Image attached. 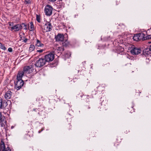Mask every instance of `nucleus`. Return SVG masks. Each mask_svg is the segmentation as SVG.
I'll return each mask as SVG.
<instances>
[{
	"label": "nucleus",
	"instance_id": "1",
	"mask_svg": "<svg viewBox=\"0 0 151 151\" xmlns=\"http://www.w3.org/2000/svg\"><path fill=\"white\" fill-rule=\"evenodd\" d=\"M52 28L51 23L49 22H46L45 24L44 25L42 29L43 32H46L50 31Z\"/></svg>",
	"mask_w": 151,
	"mask_h": 151
},
{
	"label": "nucleus",
	"instance_id": "2",
	"mask_svg": "<svg viewBox=\"0 0 151 151\" xmlns=\"http://www.w3.org/2000/svg\"><path fill=\"white\" fill-rule=\"evenodd\" d=\"M53 9V8L51 6L47 5L45 6L44 9L45 14L47 16H50L52 14Z\"/></svg>",
	"mask_w": 151,
	"mask_h": 151
},
{
	"label": "nucleus",
	"instance_id": "3",
	"mask_svg": "<svg viewBox=\"0 0 151 151\" xmlns=\"http://www.w3.org/2000/svg\"><path fill=\"white\" fill-rule=\"evenodd\" d=\"M46 62L44 58H40L36 61L35 65L37 67H41L44 65Z\"/></svg>",
	"mask_w": 151,
	"mask_h": 151
},
{
	"label": "nucleus",
	"instance_id": "4",
	"mask_svg": "<svg viewBox=\"0 0 151 151\" xmlns=\"http://www.w3.org/2000/svg\"><path fill=\"white\" fill-rule=\"evenodd\" d=\"M0 151H12V150L8 147H6L4 142L1 140L0 142Z\"/></svg>",
	"mask_w": 151,
	"mask_h": 151
},
{
	"label": "nucleus",
	"instance_id": "5",
	"mask_svg": "<svg viewBox=\"0 0 151 151\" xmlns=\"http://www.w3.org/2000/svg\"><path fill=\"white\" fill-rule=\"evenodd\" d=\"M54 57L55 56L53 54L50 53L45 55L44 59L46 62H51L53 60Z\"/></svg>",
	"mask_w": 151,
	"mask_h": 151
},
{
	"label": "nucleus",
	"instance_id": "6",
	"mask_svg": "<svg viewBox=\"0 0 151 151\" xmlns=\"http://www.w3.org/2000/svg\"><path fill=\"white\" fill-rule=\"evenodd\" d=\"M16 83L15 88L17 90H19L24 84V81L22 80H17Z\"/></svg>",
	"mask_w": 151,
	"mask_h": 151
},
{
	"label": "nucleus",
	"instance_id": "7",
	"mask_svg": "<svg viewBox=\"0 0 151 151\" xmlns=\"http://www.w3.org/2000/svg\"><path fill=\"white\" fill-rule=\"evenodd\" d=\"M151 54V50L150 47L149 48L147 47L143 50L142 54L143 55L147 57L150 55Z\"/></svg>",
	"mask_w": 151,
	"mask_h": 151
},
{
	"label": "nucleus",
	"instance_id": "8",
	"mask_svg": "<svg viewBox=\"0 0 151 151\" xmlns=\"http://www.w3.org/2000/svg\"><path fill=\"white\" fill-rule=\"evenodd\" d=\"M10 29L12 31L14 30V32L18 31L21 30L20 24H17L14 26L10 27Z\"/></svg>",
	"mask_w": 151,
	"mask_h": 151
},
{
	"label": "nucleus",
	"instance_id": "9",
	"mask_svg": "<svg viewBox=\"0 0 151 151\" xmlns=\"http://www.w3.org/2000/svg\"><path fill=\"white\" fill-rule=\"evenodd\" d=\"M7 102L0 98V108L4 109L7 106Z\"/></svg>",
	"mask_w": 151,
	"mask_h": 151
},
{
	"label": "nucleus",
	"instance_id": "10",
	"mask_svg": "<svg viewBox=\"0 0 151 151\" xmlns=\"http://www.w3.org/2000/svg\"><path fill=\"white\" fill-rule=\"evenodd\" d=\"M141 50L139 48L134 47L131 50L132 53L133 55H138L141 52Z\"/></svg>",
	"mask_w": 151,
	"mask_h": 151
},
{
	"label": "nucleus",
	"instance_id": "11",
	"mask_svg": "<svg viewBox=\"0 0 151 151\" xmlns=\"http://www.w3.org/2000/svg\"><path fill=\"white\" fill-rule=\"evenodd\" d=\"M55 38L56 41H60L62 42L64 40V36L63 34L59 33L57 35L55 36Z\"/></svg>",
	"mask_w": 151,
	"mask_h": 151
},
{
	"label": "nucleus",
	"instance_id": "12",
	"mask_svg": "<svg viewBox=\"0 0 151 151\" xmlns=\"http://www.w3.org/2000/svg\"><path fill=\"white\" fill-rule=\"evenodd\" d=\"M12 92L10 91H8L6 92L4 95V98L6 99H10L12 95Z\"/></svg>",
	"mask_w": 151,
	"mask_h": 151
},
{
	"label": "nucleus",
	"instance_id": "13",
	"mask_svg": "<svg viewBox=\"0 0 151 151\" xmlns=\"http://www.w3.org/2000/svg\"><path fill=\"white\" fill-rule=\"evenodd\" d=\"M138 36H139V40H147V37L145 36V34L143 33H141L138 34Z\"/></svg>",
	"mask_w": 151,
	"mask_h": 151
},
{
	"label": "nucleus",
	"instance_id": "14",
	"mask_svg": "<svg viewBox=\"0 0 151 151\" xmlns=\"http://www.w3.org/2000/svg\"><path fill=\"white\" fill-rule=\"evenodd\" d=\"M35 64H33L32 65L29 66V73H31L32 72H34L35 73L36 72V70L35 69Z\"/></svg>",
	"mask_w": 151,
	"mask_h": 151
},
{
	"label": "nucleus",
	"instance_id": "15",
	"mask_svg": "<svg viewBox=\"0 0 151 151\" xmlns=\"http://www.w3.org/2000/svg\"><path fill=\"white\" fill-rule=\"evenodd\" d=\"M22 71L25 75L29 74V66H24L23 68V70Z\"/></svg>",
	"mask_w": 151,
	"mask_h": 151
},
{
	"label": "nucleus",
	"instance_id": "16",
	"mask_svg": "<svg viewBox=\"0 0 151 151\" xmlns=\"http://www.w3.org/2000/svg\"><path fill=\"white\" fill-rule=\"evenodd\" d=\"M61 44L63 47H69L70 45V42L67 40L65 41H63L61 42Z\"/></svg>",
	"mask_w": 151,
	"mask_h": 151
},
{
	"label": "nucleus",
	"instance_id": "17",
	"mask_svg": "<svg viewBox=\"0 0 151 151\" xmlns=\"http://www.w3.org/2000/svg\"><path fill=\"white\" fill-rule=\"evenodd\" d=\"M25 74L22 71L19 72L17 76V80H22V78L23 76H24Z\"/></svg>",
	"mask_w": 151,
	"mask_h": 151
},
{
	"label": "nucleus",
	"instance_id": "18",
	"mask_svg": "<svg viewBox=\"0 0 151 151\" xmlns=\"http://www.w3.org/2000/svg\"><path fill=\"white\" fill-rule=\"evenodd\" d=\"M21 29H24L27 30L28 28V26L27 25L24 23H22L20 24Z\"/></svg>",
	"mask_w": 151,
	"mask_h": 151
},
{
	"label": "nucleus",
	"instance_id": "19",
	"mask_svg": "<svg viewBox=\"0 0 151 151\" xmlns=\"http://www.w3.org/2000/svg\"><path fill=\"white\" fill-rule=\"evenodd\" d=\"M121 139L119 137H118L115 142L114 144V145L116 147H117L119 145V144L121 142Z\"/></svg>",
	"mask_w": 151,
	"mask_h": 151
},
{
	"label": "nucleus",
	"instance_id": "20",
	"mask_svg": "<svg viewBox=\"0 0 151 151\" xmlns=\"http://www.w3.org/2000/svg\"><path fill=\"white\" fill-rule=\"evenodd\" d=\"M35 45L37 47H42L44 46V44L42 43L39 40L37 39Z\"/></svg>",
	"mask_w": 151,
	"mask_h": 151
},
{
	"label": "nucleus",
	"instance_id": "21",
	"mask_svg": "<svg viewBox=\"0 0 151 151\" xmlns=\"http://www.w3.org/2000/svg\"><path fill=\"white\" fill-rule=\"evenodd\" d=\"M6 120L5 117L2 115V113L0 112V122H1L4 121Z\"/></svg>",
	"mask_w": 151,
	"mask_h": 151
},
{
	"label": "nucleus",
	"instance_id": "22",
	"mask_svg": "<svg viewBox=\"0 0 151 151\" xmlns=\"http://www.w3.org/2000/svg\"><path fill=\"white\" fill-rule=\"evenodd\" d=\"M30 26L29 27L28 29L30 31H32L34 29V26L33 23L31 22L30 23Z\"/></svg>",
	"mask_w": 151,
	"mask_h": 151
},
{
	"label": "nucleus",
	"instance_id": "23",
	"mask_svg": "<svg viewBox=\"0 0 151 151\" xmlns=\"http://www.w3.org/2000/svg\"><path fill=\"white\" fill-rule=\"evenodd\" d=\"M1 123V126L2 127H3L4 128H5L6 127V120H4V121L1 122H0Z\"/></svg>",
	"mask_w": 151,
	"mask_h": 151
},
{
	"label": "nucleus",
	"instance_id": "24",
	"mask_svg": "<svg viewBox=\"0 0 151 151\" xmlns=\"http://www.w3.org/2000/svg\"><path fill=\"white\" fill-rule=\"evenodd\" d=\"M139 36H138V34H136L134 35V36L133 37V39L136 41H138L139 40Z\"/></svg>",
	"mask_w": 151,
	"mask_h": 151
},
{
	"label": "nucleus",
	"instance_id": "25",
	"mask_svg": "<svg viewBox=\"0 0 151 151\" xmlns=\"http://www.w3.org/2000/svg\"><path fill=\"white\" fill-rule=\"evenodd\" d=\"M57 50L58 51H59L58 52H60L61 53L64 50V48L62 46L61 47H58L57 48Z\"/></svg>",
	"mask_w": 151,
	"mask_h": 151
},
{
	"label": "nucleus",
	"instance_id": "26",
	"mask_svg": "<svg viewBox=\"0 0 151 151\" xmlns=\"http://www.w3.org/2000/svg\"><path fill=\"white\" fill-rule=\"evenodd\" d=\"M124 50V49L121 47H118L117 49V51L119 53H120L123 51Z\"/></svg>",
	"mask_w": 151,
	"mask_h": 151
},
{
	"label": "nucleus",
	"instance_id": "27",
	"mask_svg": "<svg viewBox=\"0 0 151 151\" xmlns=\"http://www.w3.org/2000/svg\"><path fill=\"white\" fill-rule=\"evenodd\" d=\"M32 0H25L24 3L26 4H30L32 3Z\"/></svg>",
	"mask_w": 151,
	"mask_h": 151
},
{
	"label": "nucleus",
	"instance_id": "28",
	"mask_svg": "<svg viewBox=\"0 0 151 151\" xmlns=\"http://www.w3.org/2000/svg\"><path fill=\"white\" fill-rule=\"evenodd\" d=\"M0 48L5 50H6V48L2 43H0Z\"/></svg>",
	"mask_w": 151,
	"mask_h": 151
},
{
	"label": "nucleus",
	"instance_id": "29",
	"mask_svg": "<svg viewBox=\"0 0 151 151\" xmlns=\"http://www.w3.org/2000/svg\"><path fill=\"white\" fill-rule=\"evenodd\" d=\"M35 49V46L33 45H31L29 48V50L30 51H32L34 50Z\"/></svg>",
	"mask_w": 151,
	"mask_h": 151
},
{
	"label": "nucleus",
	"instance_id": "30",
	"mask_svg": "<svg viewBox=\"0 0 151 151\" xmlns=\"http://www.w3.org/2000/svg\"><path fill=\"white\" fill-rule=\"evenodd\" d=\"M36 20L39 22H40V16L37 14L36 15Z\"/></svg>",
	"mask_w": 151,
	"mask_h": 151
},
{
	"label": "nucleus",
	"instance_id": "31",
	"mask_svg": "<svg viewBox=\"0 0 151 151\" xmlns=\"http://www.w3.org/2000/svg\"><path fill=\"white\" fill-rule=\"evenodd\" d=\"M133 106H132L131 107H130V108H129V110H131L130 112L132 113L134 111V109L133 108Z\"/></svg>",
	"mask_w": 151,
	"mask_h": 151
},
{
	"label": "nucleus",
	"instance_id": "32",
	"mask_svg": "<svg viewBox=\"0 0 151 151\" xmlns=\"http://www.w3.org/2000/svg\"><path fill=\"white\" fill-rule=\"evenodd\" d=\"M44 51L43 49H41L40 50H37V52H42Z\"/></svg>",
	"mask_w": 151,
	"mask_h": 151
},
{
	"label": "nucleus",
	"instance_id": "33",
	"mask_svg": "<svg viewBox=\"0 0 151 151\" xmlns=\"http://www.w3.org/2000/svg\"><path fill=\"white\" fill-rule=\"evenodd\" d=\"M8 51L10 52H12V49L11 47H9L8 49Z\"/></svg>",
	"mask_w": 151,
	"mask_h": 151
},
{
	"label": "nucleus",
	"instance_id": "34",
	"mask_svg": "<svg viewBox=\"0 0 151 151\" xmlns=\"http://www.w3.org/2000/svg\"><path fill=\"white\" fill-rule=\"evenodd\" d=\"M147 39H151V35H149L148 36H147Z\"/></svg>",
	"mask_w": 151,
	"mask_h": 151
},
{
	"label": "nucleus",
	"instance_id": "35",
	"mask_svg": "<svg viewBox=\"0 0 151 151\" xmlns=\"http://www.w3.org/2000/svg\"><path fill=\"white\" fill-rule=\"evenodd\" d=\"M103 107V106H102V105H101V107H99L100 109H99V110L100 111H103V110L102 109V108Z\"/></svg>",
	"mask_w": 151,
	"mask_h": 151
},
{
	"label": "nucleus",
	"instance_id": "36",
	"mask_svg": "<svg viewBox=\"0 0 151 151\" xmlns=\"http://www.w3.org/2000/svg\"><path fill=\"white\" fill-rule=\"evenodd\" d=\"M149 96H150V95L149 94V93H148V94H146V99H147V98H148L149 97Z\"/></svg>",
	"mask_w": 151,
	"mask_h": 151
},
{
	"label": "nucleus",
	"instance_id": "37",
	"mask_svg": "<svg viewBox=\"0 0 151 151\" xmlns=\"http://www.w3.org/2000/svg\"><path fill=\"white\" fill-rule=\"evenodd\" d=\"M91 137H96L95 134L94 133H93L91 134Z\"/></svg>",
	"mask_w": 151,
	"mask_h": 151
},
{
	"label": "nucleus",
	"instance_id": "38",
	"mask_svg": "<svg viewBox=\"0 0 151 151\" xmlns=\"http://www.w3.org/2000/svg\"><path fill=\"white\" fill-rule=\"evenodd\" d=\"M28 40V39L27 38H25L24 40V42H26Z\"/></svg>",
	"mask_w": 151,
	"mask_h": 151
},
{
	"label": "nucleus",
	"instance_id": "39",
	"mask_svg": "<svg viewBox=\"0 0 151 151\" xmlns=\"http://www.w3.org/2000/svg\"><path fill=\"white\" fill-rule=\"evenodd\" d=\"M33 110L34 111H37L38 110V111H39V110H38V109H33Z\"/></svg>",
	"mask_w": 151,
	"mask_h": 151
},
{
	"label": "nucleus",
	"instance_id": "40",
	"mask_svg": "<svg viewBox=\"0 0 151 151\" xmlns=\"http://www.w3.org/2000/svg\"><path fill=\"white\" fill-rule=\"evenodd\" d=\"M50 2H54L56 1V0H48Z\"/></svg>",
	"mask_w": 151,
	"mask_h": 151
},
{
	"label": "nucleus",
	"instance_id": "41",
	"mask_svg": "<svg viewBox=\"0 0 151 151\" xmlns=\"http://www.w3.org/2000/svg\"><path fill=\"white\" fill-rule=\"evenodd\" d=\"M90 107L89 106H87V109H90Z\"/></svg>",
	"mask_w": 151,
	"mask_h": 151
},
{
	"label": "nucleus",
	"instance_id": "42",
	"mask_svg": "<svg viewBox=\"0 0 151 151\" xmlns=\"http://www.w3.org/2000/svg\"><path fill=\"white\" fill-rule=\"evenodd\" d=\"M9 26H10L12 25L11 23L10 22H9Z\"/></svg>",
	"mask_w": 151,
	"mask_h": 151
},
{
	"label": "nucleus",
	"instance_id": "43",
	"mask_svg": "<svg viewBox=\"0 0 151 151\" xmlns=\"http://www.w3.org/2000/svg\"><path fill=\"white\" fill-rule=\"evenodd\" d=\"M105 65H107L108 66H109V63H107V64H106Z\"/></svg>",
	"mask_w": 151,
	"mask_h": 151
},
{
	"label": "nucleus",
	"instance_id": "44",
	"mask_svg": "<svg viewBox=\"0 0 151 151\" xmlns=\"http://www.w3.org/2000/svg\"><path fill=\"white\" fill-rule=\"evenodd\" d=\"M71 126V125L70 124L69 125V128H68L69 129H70V127Z\"/></svg>",
	"mask_w": 151,
	"mask_h": 151
},
{
	"label": "nucleus",
	"instance_id": "45",
	"mask_svg": "<svg viewBox=\"0 0 151 151\" xmlns=\"http://www.w3.org/2000/svg\"><path fill=\"white\" fill-rule=\"evenodd\" d=\"M43 130V129H42V130H41V131H39L38 132V133H40L42 130Z\"/></svg>",
	"mask_w": 151,
	"mask_h": 151
}]
</instances>
